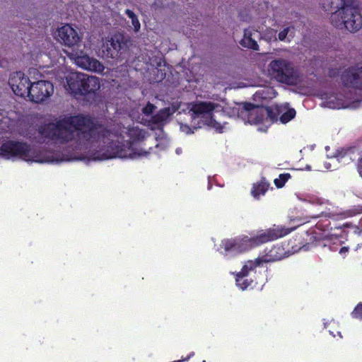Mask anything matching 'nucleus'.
<instances>
[{"label": "nucleus", "mask_w": 362, "mask_h": 362, "mask_svg": "<svg viewBox=\"0 0 362 362\" xmlns=\"http://www.w3.org/2000/svg\"><path fill=\"white\" fill-rule=\"evenodd\" d=\"M361 211H362V209L361 210Z\"/></svg>", "instance_id": "nucleus-46"}, {"label": "nucleus", "mask_w": 362, "mask_h": 362, "mask_svg": "<svg viewBox=\"0 0 362 362\" xmlns=\"http://www.w3.org/2000/svg\"><path fill=\"white\" fill-rule=\"evenodd\" d=\"M338 73H339V71H336V70H335V69H332L329 71V75H330V76H332V77L335 76L336 75H337V74H338Z\"/></svg>", "instance_id": "nucleus-36"}, {"label": "nucleus", "mask_w": 362, "mask_h": 362, "mask_svg": "<svg viewBox=\"0 0 362 362\" xmlns=\"http://www.w3.org/2000/svg\"><path fill=\"white\" fill-rule=\"evenodd\" d=\"M337 335L339 337V338H341V332H337Z\"/></svg>", "instance_id": "nucleus-42"}, {"label": "nucleus", "mask_w": 362, "mask_h": 362, "mask_svg": "<svg viewBox=\"0 0 362 362\" xmlns=\"http://www.w3.org/2000/svg\"><path fill=\"white\" fill-rule=\"evenodd\" d=\"M278 258L277 257H265L264 259L262 258H257L255 260H249L242 268V270L238 272V274H245L247 275L250 271H252L254 269H255L257 266L260 265L263 262H270V261H275Z\"/></svg>", "instance_id": "nucleus-23"}, {"label": "nucleus", "mask_w": 362, "mask_h": 362, "mask_svg": "<svg viewBox=\"0 0 362 362\" xmlns=\"http://www.w3.org/2000/svg\"><path fill=\"white\" fill-rule=\"evenodd\" d=\"M276 91L272 87H267L257 90L254 95V99L257 100H270L276 96Z\"/></svg>", "instance_id": "nucleus-24"}, {"label": "nucleus", "mask_w": 362, "mask_h": 362, "mask_svg": "<svg viewBox=\"0 0 362 362\" xmlns=\"http://www.w3.org/2000/svg\"><path fill=\"white\" fill-rule=\"evenodd\" d=\"M341 80L343 86L346 88L362 90V67H351L345 69Z\"/></svg>", "instance_id": "nucleus-13"}, {"label": "nucleus", "mask_w": 362, "mask_h": 362, "mask_svg": "<svg viewBox=\"0 0 362 362\" xmlns=\"http://www.w3.org/2000/svg\"><path fill=\"white\" fill-rule=\"evenodd\" d=\"M180 130L186 134H192L194 132L187 124H180Z\"/></svg>", "instance_id": "nucleus-33"}, {"label": "nucleus", "mask_w": 362, "mask_h": 362, "mask_svg": "<svg viewBox=\"0 0 362 362\" xmlns=\"http://www.w3.org/2000/svg\"><path fill=\"white\" fill-rule=\"evenodd\" d=\"M353 3V0H320V4L325 11L336 9L330 16L334 27L356 32L362 26V16Z\"/></svg>", "instance_id": "nucleus-5"}, {"label": "nucleus", "mask_w": 362, "mask_h": 362, "mask_svg": "<svg viewBox=\"0 0 362 362\" xmlns=\"http://www.w3.org/2000/svg\"><path fill=\"white\" fill-rule=\"evenodd\" d=\"M328 224L323 226L320 223H317L316 224V228L322 230V234L320 235V238L324 240H327L329 243H333L334 245H340L342 241L341 238H342L341 234H339L333 231L332 228L329 230L327 228Z\"/></svg>", "instance_id": "nucleus-18"}, {"label": "nucleus", "mask_w": 362, "mask_h": 362, "mask_svg": "<svg viewBox=\"0 0 362 362\" xmlns=\"http://www.w3.org/2000/svg\"><path fill=\"white\" fill-rule=\"evenodd\" d=\"M39 134L43 141L69 144L73 149L83 151L93 160L146 158L152 150L144 146L147 133L138 125L112 132L82 115L66 117L46 124L39 129Z\"/></svg>", "instance_id": "nucleus-1"}, {"label": "nucleus", "mask_w": 362, "mask_h": 362, "mask_svg": "<svg viewBox=\"0 0 362 362\" xmlns=\"http://www.w3.org/2000/svg\"><path fill=\"white\" fill-rule=\"evenodd\" d=\"M294 228L274 226L265 230H259L250 235H243L234 239L223 240L218 250L226 257H230L261 244L282 238Z\"/></svg>", "instance_id": "nucleus-4"}, {"label": "nucleus", "mask_w": 362, "mask_h": 362, "mask_svg": "<svg viewBox=\"0 0 362 362\" xmlns=\"http://www.w3.org/2000/svg\"><path fill=\"white\" fill-rule=\"evenodd\" d=\"M276 31L274 29L269 28L263 34V38L268 42L276 40Z\"/></svg>", "instance_id": "nucleus-30"}, {"label": "nucleus", "mask_w": 362, "mask_h": 362, "mask_svg": "<svg viewBox=\"0 0 362 362\" xmlns=\"http://www.w3.org/2000/svg\"><path fill=\"white\" fill-rule=\"evenodd\" d=\"M291 178L289 173H283L279 175L278 178L274 180V184L278 188H281L284 186L285 183Z\"/></svg>", "instance_id": "nucleus-29"}, {"label": "nucleus", "mask_w": 362, "mask_h": 362, "mask_svg": "<svg viewBox=\"0 0 362 362\" xmlns=\"http://www.w3.org/2000/svg\"><path fill=\"white\" fill-rule=\"evenodd\" d=\"M296 112L287 104L275 105L269 107L270 125L272 123L280 121L282 124H286L293 119Z\"/></svg>", "instance_id": "nucleus-12"}, {"label": "nucleus", "mask_w": 362, "mask_h": 362, "mask_svg": "<svg viewBox=\"0 0 362 362\" xmlns=\"http://www.w3.org/2000/svg\"><path fill=\"white\" fill-rule=\"evenodd\" d=\"M325 168L329 170L331 168V165L330 163H325Z\"/></svg>", "instance_id": "nucleus-39"}, {"label": "nucleus", "mask_w": 362, "mask_h": 362, "mask_svg": "<svg viewBox=\"0 0 362 362\" xmlns=\"http://www.w3.org/2000/svg\"><path fill=\"white\" fill-rule=\"evenodd\" d=\"M331 250H336V248H335V247H331Z\"/></svg>", "instance_id": "nucleus-44"}, {"label": "nucleus", "mask_w": 362, "mask_h": 362, "mask_svg": "<svg viewBox=\"0 0 362 362\" xmlns=\"http://www.w3.org/2000/svg\"><path fill=\"white\" fill-rule=\"evenodd\" d=\"M240 117L247 123L258 126V130L265 132L270 126L269 107H258L245 103L240 112Z\"/></svg>", "instance_id": "nucleus-7"}, {"label": "nucleus", "mask_w": 362, "mask_h": 362, "mask_svg": "<svg viewBox=\"0 0 362 362\" xmlns=\"http://www.w3.org/2000/svg\"><path fill=\"white\" fill-rule=\"evenodd\" d=\"M355 149L350 148L348 149L338 150L334 155H327L328 158H334L339 163L348 164L354 160Z\"/></svg>", "instance_id": "nucleus-22"}, {"label": "nucleus", "mask_w": 362, "mask_h": 362, "mask_svg": "<svg viewBox=\"0 0 362 362\" xmlns=\"http://www.w3.org/2000/svg\"><path fill=\"white\" fill-rule=\"evenodd\" d=\"M244 104L225 105L213 102H198L189 105V113L193 123V128H201L206 125L217 132H222L224 124L217 120L216 115H226L230 117H240Z\"/></svg>", "instance_id": "nucleus-3"}, {"label": "nucleus", "mask_w": 362, "mask_h": 362, "mask_svg": "<svg viewBox=\"0 0 362 362\" xmlns=\"http://www.w3.org/2000/svg\"><path fill=\"white\" fill-rule=\"evenodd\" d=\"M269 184L264 181H261L253 185L252 194L255 199H259L260 196L264 195L268 189Z\"/></svg>", "instance_id": "nucleus-26"}, {"label": "nucleus", "mask_w": 362, "mask_h": 362, "mask_svg": "<svg viewBox=\"0 0 362 362\" xmlns=\"http://www.w3.org/2000/svg\"><path fill=\"white\" fill-rule=\"evenodd\" d=\"M361 247V245H358L357 247H356V250H358L359 248Z\"/></svg>", "instance_id": "nucleus-43"}, {"label": "nucleus", "mask_w": 362, "mask_h": 362, "mask_svg": "<svg viewBox=\"0 0 362 362\" xmlns=\"http://www.w3.org/2000/svg\"><path fill=\"white\" fill-rule=\"evenodd\" d=\"M252 33L250 30H245L244 36L240 41V44L245 47L257 50L258 49V45L257 42L252 38Z\"/></svg>", "instance_id": "nucleus-25"}, {"label": "nucleus", "mask_w": 362, "mask_h": 362, "mask_svg": "<svg viewBox=\"0 0 362 362\" xmlns=\"http://www.w3.org/2000/svg\"><path fill=\"white\" fill-rule=\"evenodd\" d=\"M354 317H359L362 316V303L358 304L352 312Z\"/></svg>", "instance_id": "nucleus-32"}, {"label": "nucleus", "mask_w": 362, "mask_h": 362, "mask_svg": "<svg viewBox=\"0 0 362 362\" xmlns=\"http://www.w3.org/2000/svg\"><path fill=\"white\" fill-rule=\"evenodd\" d=\"M68 56L77 66L84 70L98 74H101L105 70V66L100 62L90 57L82 50H73Z\"/></svg>", "instance_id": "nucleus-8"}, {"label": "nucleus", "mask_w": 362, "mask_h": 362, "mask_svg": "<svg viewBox=\"0 0 362 362\" xmlns=\"http://www.w3.org/2000/svg\"><path fill=\"white\" fill-rule=\"evenodd\" d=\"M349 252V247H342L340 250H339V254L343 257H345L346 254L348 253Z\"/></svg>", "instance_id": "nucleus-35"}, {"label": "nucleus", "mask_w": 362, "mask_h": 362, "mask_svg": "<svg viewBox=\"0 0 362 362\" xmlns=\"http://www.w3.org/2000/svg\"><path fill=\"white\" fill-rule=\"evenodd\" d=\"M354 233L357 234L358 235H362V230H360L358 228H355Z\"/></svg>", "instance_id": "nucleus-37"}, {"label": "nucleus", "mask_w": 362, "mask_h": 362, "mask_svg": "<svg viewBox=\"0 0 362 362\" xmlns=\"http://www.w3.org/2000/svg\"><path fill=\"white\" fill-rule=\"evenodd\" d=\"M82 35L70 24H65L57 29V40L62 45L69 47L78 46Z\"/></svg>", "instance_id": "nucleus-11"}, {"label": "nucleus", "mask_w": 362, "mask_h": 362, "mask_svg": "<svg viewBox=\"0 0 362 362\" xmlns=\"http://www.w3.org/2000/svg\"><path fill=\"white\" fill-rule=\"evenodd\" d=\"M303 200L314 205L325 206L326 210L321 211L320 214L318 215L317 217L325 216L332 218L337 215V212L332 210L334 209V206L327 200L323 198L319 197L315 195H308Z\"/></svg>", "instance_id": "nucleus-17"}, {"label": "nucleus", "mask_w": 362, "mask_h": 362, "mask_svg": "<svg viewBox=\"0 0 362 362\" xmlns=\"http://www.w3.org/2000/svg\"><path fill=\"white\" fill-rule=\"evenodd\" d=\"M211 188V179L209 178L208 189H210Z\"/></svg>", "instance_id": "nucleus-40"}, {"label": "nucleus", "mask_w": 362, "mask_h": 362, "mask_svg": "<svg viewBox=\"0 0 362 362\" xmlns=\"http://www.w3.org/2000/svg\"><path fill=\"white\" fill-rule=\"evenodd\" d=\"M356 170L360 177H362V151L359 153V157L356 163Z\"/></svg>", "instance_id": "nucleus-31"}, {"label": "nucleus", "mask_w": 362, "mask_h": 362, "mask_svg": "<svg viewBox=\"0 0 362 362\" xmlns=\"http://www.w3.org/2000/svg\"><path fill=\"white\" fill-rule=\"evenodd\" d=\"M247 276V275H245V274L242 275L240 274H236V277H235L236 285L241 290L247 289L252 284V281L251 279L246 278Z\"/></svg>", "instance_id": "nucleus-27"}, {"label": "nucleus", "mask_w": 362, "mask_h": 362, "mask_svg": "<svg viewBox=\"0 0 362 362\" xmlns=\"http://www.w3.org/2000/svg\"><path fill=\"white\" fill-rule=\"evenodd\" d=\"M341 227L336 228V229H337V230L341 229Z\"/></svg>", "instance_id": "nucleus-45"}, {"label": "nucleus", "mask_w": 362, "mask_h": 362, "mask_svg": "<svg viewBox=\"0 0 362 362\" xmlns=\"http://www.w3.org/2000/svg\"><path fill=\"white\" fill-rule=\"evenodd\" d=\"M288 30L289 28H285L284 30L281 31L279 33V39L281 40V41H284L286 40V37L288 35Z\"/></svg>", "instance_id": "nucleus-34"}, {"label": "nucleus", "mask_w": 362, "mask_h": 362, "mask_svg": "<svg viewBox=\"0 0 362 362\" xmlns=\"http://www.w3.org/2000/svg\"><path fill=\"white\" fill-rule=\"evenodd\" d=\"M348 99V96L342 97L341 95H332L325 98L324 104L332 109L344 108L346 107V104H349Z\"/></svg>", "instance_id": "nucleus-20"}, {"label": "nucleus", "mask_w": 362, "mask_h": 362, "mask_svg": "<svg viewBox=\"0 0 362 362\" xmlns=\"http://www.w3.org/2000/svg\"><path fill=\"white\" fill-rule=\"evenodd\" d=\"M15 121L5 116L4 112H0V132L11 129ZM0 156L7 159H21L26 162L54 163L64 160H82L84 156H67L59 158L54 155L37 152L25 143L7 141L0 146Z\"/></svg>", "instance_id": "nucleus-2"}, {"label": "nucleus", "mask_w": 362, "mask_h": 362, "mask_svg": "<svg viewBox=\"0 0 362 362\" xmlns=\"http://www.w3.org/2000/svg\"><path fill=\"white\" fill-rule=\"evenodd\" d=\"M100 88V81L99 78L95 76H88L86 74L81 94L95 93Z\"/></svg>", "instance_id": "nucleus-19"}, {"label": "nucleus", "mask_w": 362, "mask_h": 362, "mask_svg": "<svg viewBox=\"0 0 362 362\" xmlns=\"http://www.w3.org/2000/svg\"><path fill=\"white\" fill-rule=\"evenodd\" d=\"M85 76L86 74L83 73L78 71L68 72L65 75L66 83L64 85L65 88L71 94H81Z\"/></svg>", "instance_id": "nucleus-15"}, {"label": "nucleus", "mask_w": 362, "mask_h": 362, "mask_svg": "<svg viewBox=\"0 0 362 362\" xmlns=\"http://www.w3.org/2000/svg\"><path fill=\"white\" fill-rule=\"evenodd\" d=\"M155 108L156 107L153 104L148 103L146 105L142 108L141 117L140 116L136 117L133 113L131 115V116L134 119L138 120L139 122L144 123L147 126L151 127V129H153V127L152 126L151 117H153L152 115V113L154 111Z\"/></svg>", "instance_id": "nucleus-21"}, {"label": "nucleus", "mask_w": 362, "mask_h": 362, "mask_svg": "<svg viewBox=\"0 0 362 362\" xmlns=\"http://www.w3.org/2000/svg\"><path fill=\"white\" fill-rule=\"evenodd\" d=\"M175 152H176V153H177V155L181 154V153H182V148H177L176 149Z\"/></svg>", "instance_id": "nucleus-38"}, {"label": "nucleus", "mask_w": 362, "mask_h": 362, "mask_svg": "<svg viewBox=\"0 0 362 362\" xmlns=\"http://www.w3.org/2000/svg\"><path fill=\"white\" fill-rule=\"evenodd\" d=\"M125 13L131 19L134 31L138 32L140 30L141 25L136 15L129 9H127Z\"/></svg>", "instance_id": "nucleus-28"}, {"label": "nucleus", "mask_w": 362, "mask_h": 362, "mask_svg": "<svg viewBox=\"0 0 362 362\" xmlns=\"http://www.w3.org/2000/svg\"><path fill=\"white\" fill-rule=\"evenodd\" d=\"M180 108V104L173 103L170 107H165L160 110L156 115L151 117L152 125L162 126L169 121L173 115Z\"/></svg>", "instance_id": "nucleus-16"}, {"label": "nucleus", "mask_w": 362, "mask_h": 362, "mask_svg": "<svg viewBox=\"0 0 362 362\" xmlns=\"http://www.w3.org/2000/svg\"><path fill=\"white\" fill-rule=\"evenodd\" d=\"M329 333L334 337H336V334H334V332L331 330H329Z\"/></svg>", "instance_id": "nucleus-41"}, {"label": "nucleus", "mask_w": 362, "mask_h": 362, "mask_svg": "<svg viewBox=\"0 0 362 362\" xmlns=\"http://www.w3.org/2000/svg\"><path fill=\"white\" fill-rule=\"evenodd\" d=\"M121 40L122 37L119 35H115L107 39L97 52L98 57L106 59L117 57L121 48Z\"/></svg>", "instance_id": "nucleus-14"}, {"label": "nucleus", "mask_w": 362, "mask_h": 362, "mask_svg": "<svg viewBox=\"0 0 362 362\" xmlns=\"http://www.w3.org/2000/svg\"><path fill=\"white\" fill-rule=\"evenodd\" d=\"M31 83L29 78L21 71L13 72L9 76L8 84L13 93L23 98H28Z\"/></svg>", "instance_id": "nucleus-10"}, {"label": "nucleus", "mask_w": 362, "mask_h": 362, "mask_svg": "<svg viewBox=\"0 0 362 362\" xmlns=\"http://www.w3.org/2000/svg\"><path fill=\"white\" fill-rule=\"evenodd\" d=\"M54 93V86L45 80L32 82L28 100L41 103L48 100Z\"/></svg>", "instance_id": "nucleus-9"}, {"label": "nucleus", "mask_w": 362, "mask_h": 362, "mask_svg": "<svg viewBox=\"0 0 362 362\" xmlns=\"http://www.w3.org/2000/svg\"><path fill=\"white\" fill-rule=\"evenodd\" d=\"M262 73L279 83L296 86L302 82L303 76L292 62L285 59H276L267 66L262 68Z\"/></svg>", "instance_id": "nucleus-6"}]
</instances>
